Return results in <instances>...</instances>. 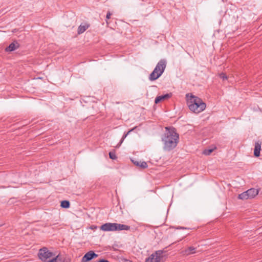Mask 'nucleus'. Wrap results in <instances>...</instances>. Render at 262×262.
I'll use <instances>...</instances> for the list:
<instances>
[{"mask_svg": "<svg viewBox=\"0 0 262 262\" xmlns=\"http://www.w3.org/2000/svg\"><path fill=\"white\" fill-rule=\"evenodd\" d=\"M20 48L19 43L16 41H14L7 47L5 49H17Z\"/></svg>", "mask_w": 262, "mask_h": 262, "instance_id": "15", "label": "nucleus"}, {"mask_svg": "<svg viewBox=\"0 0 262 262\" xmlns=\"http://www.w3.org/2000/svg\"><path fill=\"white\" fill-rule=\"evenodd\" d=\"M214 149L210 148V149H205L203 151V154L205 155H209L213 151Z\"/></svg>", "mask_w": 262, "mask_h": 262, "instance_id": "18", "label": "nucleus"}, {"mask_svg": "<svg viewBox=\"0 0 262 262\" xmlns=\"http://www.w3.org/2000/svg\"><path fill=\"white\" fill-rule=\"evenodd\" d=\"M130 227L126 225L116 223V231L129 230Z\"/></svg>", "mask_w": 262, "mask_h": 262, "instance_id": "13", "label": "nucleus"}, {"mask_svg": "<svg viewBox=\"0 0 262 262\" xmlns=\"http://www.w3.org/2000/svg\"><path fill=\"white\" fill-rule=\"evenodd\" d=\"M136 128H137V127H136V126H135V127H134L133 128H132V129H130L128 132H127V133H126V134H128V135L129 134H130V133H131L132 132H133V131L135 129H136Z\"/></svg>", "mask_w": 262, "mask_h": 262, "instance_id": "23", "label": "nucleus"}, {"mask_svg": "<svg viewBox=\"0 0 262 262\" xmlns=\"http://www.w3.org/2000/svg\"><path fill=\"white\" fill-rule=\"evenodd\" d=\"M133 163L136 166H139L142 168H147L148 165L146 162L144 161H138L137 160H132Z\"/></svg>", "mask_w": 262, "mask_h": 262, "instance_id": "14", "label": "nucleus"}, {"mask_svg": "<svg viewBox=\"0 0 262 262\" xmlns=\"http://www.w3.org/2000/svg\"><path fill=\"white\" fill-rule=\"evenodd\" d=\"M109 157L111 159L113 160H115L117 158V157L114 151H110L109 152Z\"/></svg>", "mask_w": 262, "mask_h": 262, "instance_id": "20", "label": "nucleus"}, {"mask_svg": "<svg viewBox=\"0 0 262 262\" xmlns=\"http://www.w3.org/2000/svg\"><path fill=\"white\" fill-rule=\"evenodd\" d=\"M260 150H261V143L259 141L255 142L254 149V155L256 157H258L260 156Z\"/></svg>", "mask_w": 262, "mask_h": 262, "instance_id": "10", "label": "nucleus"}, {"mask_svg": "<svg viewBox=\"0 0 262 262\" xmlns=\"http://www.w3.org/2000/svg\"><path fill=\"white\" fill-rule=\"evenodd\" d=\"M186 96L188 98L187 105L191 111L198 114L205 109L206 107V103L201 98L191 94L190 98H188L189 94H187Z\"/></svg>", "mask_w": 262, "mask_h": 262, "instance_id": "2", "label": "nucleus"}, {"mask_svg": "<svg viewBox=\"0 0 262 262\" xmlns=\"http://www.w3.org/2000/svg\"><path fill=\"white\" fill-rule=\"evenodd\" d=\"M38 255L42 261H46L47 259L52 257L54 254L49 251L47 248L43 247L39 250Z\"/></svg>", "mask_w": 262, "mask_h": 262, "instance_id": "5", "label": "nucleus"}, {"mask_svg": "<svg viewBox=\"0 0 262 262\" xmlns=\"http://www.w3.org/2000/svg\"><path fill=\"white\" fill-rule=\"evenodd\" d=\"M90 27V25L87 23L81 24L78 28L77 33L81 34L83 33Z\"/></svg>", "mask_w": 262, "mask_h": 262, "instance_id": "11", "label": "nucleus"}, {"mask_svg": "<svg viewBox=\"0 0 262 262\" xmlns=\"http://www.w3.org/2000/svg\"><path fill=\"white\" fill-rule=\"evenodd\" d=\"M99 262H109L107 260L102 259H100Z\"/></svg>", "mask_w": 262, "mask_h": 262, "instance_id": "24", "label": "nucleus"}, {"mask_svg": "<svg viewBox=\"0 0 262 262\" xmlns=\"http://www.w3.org/2000/svg\"><path fill=\"white\" fill-rule=\"evenodd\" d=\"M166 67V60L165 59H161L156 65L154 71L150 74L149 79L154 81L159 78L164 72Z\"/></svg>", "mask_w": 262, "mask_h": 262, "instance_id": "3", "label": "nucleus"}, {"mask_svg": "<svg viewBox=\"0 0 262 262\" xmlns=\"http://www.w3.org/2000/svg\"><path fill=\"white\" fill-rule=\"evenodd\" d=\"M70 206V203L69 201L64 200L61 202L60 206L63 208H69Z\"/></svg>", "mask_w": 262, "mask_h": 262, "instance_id": "16", "label": "nucleus"}, {"mask_svg": "<svg viewBox=\"0 0 262 262\" xmlns=\"http://www.w3.org/2000/svg\"><path fill=\"white\" fill-rule=\"evenodd\" d=\"M171 96V94H166L163 95L157 96L155 100V103L156 104H157L159 103L161 101L170 98Z\"/></svg>", "mask_w": 262, "mask_h": 262, "instance_id": "12", "label": "nucleus"}, {"mask_svg": "<svg viewBox=\"0 0 262 262\" xmlns=\"http://www.w3.org/2000/svg\"><path fill=\"white\" fill-rule=\"evenodd\" d=\"M9 51H12V50H9Z\"/></svg>", "mask_w": 262, "mask_h": 262, "instance_id": "26", "label": "nucleus"}, {"mask_svg": "<svg viewBox=\"0 0 262 262\" xmlns=\"http://www.w3.org/2000/svg\"><path fill=\"white\" fill-rule=\"evenodd\" d=\"M100 228L103 231H116V223H106L101 225Z\"/></svg>", "mask_w": 262, "mask_h": 262, "instance_id": "7", "label": "nucleus"}, {"mask_svg": "<svg viewBox=\"0 0 262 262\" xmlns=\"http://www.w3.org/2000/svg\"><path fill=\"white\" fill-rule=\"evenodd\" d=\"M178 229H179V228H178ZM180 229H186L185 228H184V227H180Z\"/></svg>", "mask_w": 262, "mask_h": 262, "instance_id": "25", "label": "nucleus"}, {"mask_svg": "<svg viewBox=\"0 0 262 262\" xmlns=\"http://www.w3.org/2000/svg\"><path fill=\"white\" fill-rule=\"evenodd\" d=\"M238 198L241 200L249 199V197L248 196V194L246 193V191L239 194L238 195Z\"/></svg>", "mask_w": 262, "mask_h": 262, "instance_id": "17", "label": "nucleus"}, {"mask_svg": "<svg viewBox=\"0 0 262 262\" xmlns=\"http://www.w3.org/2000/svg\"><path fill=\"white\" fill-rule=\"evenodd\" d=\"M166 132L162 137L163 143V149L166 151H170L174 149L179 141V135L173 127H166Z\"/></svg>", "mask_w": 262, "mask_h": 262, "instance_id": "1", "label": "nucleus"}, {"mask_svg": "<svg viewBox=\"0 0 262 262\" xmlns=\"http://www.w3.org/2000/svg\"><path fill=\"white\" fill-rule=\"evenodd\" d=\"M249 199H252L257 195L258 193V190L254 188H251L246 191Z\"/></svg>", "mask_w": 262, "mask_h": 262, "instance_id": "9", "label": "nucleus"}, {"mask_svg": "<svg viewBox=\"0 0 262 262\" xmlns=\"http://www.w3.org/2000/svg\"><path fill=\"white\" fill-rule=\"evenodd\" d=\"M219 76L221 78H222L223 80H227V77L226 74L224 73H221L220 74Z\"/></svg>", "mask_w": 262, "mask_h": 262, "instance_id": "21", "label": "nucleus"}, {"mask_svg": "<svg viewBox=\"0 0 262 262\" xmlns=\"http://www.w3.org/2000/svg\"><path fill=\"white\" fill-rule=\"evenodd\" d=\"M127 135H128V134H126V133L124 134V135L123 136V137H122V139H121L120 142L116 145V148H118V147H119L120 146V145L123 143L124 140L127 137Z\"/></svg>", "mask_w": 262, "mask_h": 262, "instance_id": "19", "label": "nucleus"}, {"mask_svg": "<svg viewBox=\"0 0 262 262\" xmlns=\"http://www.w3.org/2000/svg\"><path fill=\"white\" fill-rule=\"evenodd\" d=\"M98 256V255L96 254L93 251H90L84 255L81 259V261L88 262Z\"/></svg>", "mask_w": 262, "mask_h": 262, "instance_id": "6", "label": "nucleus"}, {"mask_svg": "<svg viewBox=\"0 0 262 262\" xmlns=\"http://www.w3.org/2000/svg\"><path fill=\"white\" fill-rule=\"evenodd\" d=\"M196 248L193 247H189L187 249L181 251V253L183 256H188L196 252Z\"/></svg>", "mask_w": 262, "mask_h": 262, "instance_id": "8", "label": "nucleus"}, {"mask_svg": "<svg viewBox=\"0 0 262 262\" xmlns=\"http://www.w3.org/2000/svg\"><path fill=\"white\" fill-rule=\"evenodd\" d=\"M111 15H112V13L110 11H108L107 12L106 16V20L110 18Z\"/></svg>", "mask_w": 262, "mask_h": 262, "instance_id": "22", "label": "nucleus"}, {"mask_svg": "<svg viewBox=\"0 0 262 262\" xmlns=\"http://www.w3.org/2000/svg\"><path fill=\"white\" fill-rule=\"evenodd\" d=\"M163 250H159L146 258L145 262H161L163 258Z\"/></svg>", "mask_w": 262, "mask_h": 262, "instance_id": "4", "label": "nucleus"}]
</instances>
